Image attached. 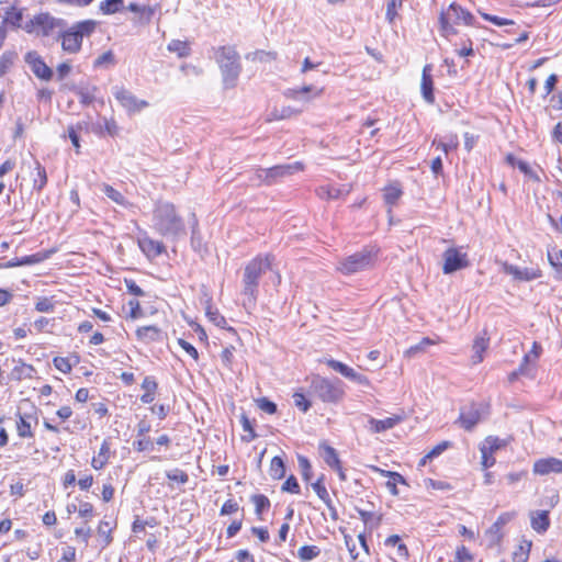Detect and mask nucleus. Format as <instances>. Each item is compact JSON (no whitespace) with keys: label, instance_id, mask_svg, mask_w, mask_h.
<instances>
[{"label":"nucleus","instance_id":"2f4dec72","mask_svg":"<svg viewBox=\"0 0 562 562\" xmlns=\"http://www.w3.org/2000/svg\"><path fill=\"white\" fill-rule=\"evenodd\" d=\"M299 111L294 110L291 106H282L280 109L274 108L267 116V122L284 120L289 119L293 115H296Z\"/></svg>","mask_w":562,"mask_h":562},{"label":"nucleus","instance_id":"72a5a7b5","mask_svg":"<svg viewBox=\"0 0 562 562\" xmlns=\"http://www.w3.org/2000/svg\"><path fill=\"white\" fill-rule=\"evenodd\" d=\"M18 54L14 50H5L0 57V77L4 76L13 66Z\"/></svg>","mask_w":562,"mask_h":562},{"label":"nucleus","instance_id":"09e8293b","mask_svg":"<svg viewBox=\"0 0 562 562\" xmlns=\"http://www.w3.org/2000/svg\"><path fill=\"white\" fill-rule=\"evenodd\" d=\"M111 531H112L111 524L109 521L101 520L98 526V533L101 537H104V547L109 546L112 542Z\"/></svg>","mask_w":562,"mask_h":562},{"label":"nucleus","instance_id":"ddd939ff","mask_svg":"<svg viewBox=\"0 0 562 562\" xmlns=\"http://www.w3.org/2000/svg\"><path fill=\"white\" fill-rule=\"evenodd\" d=\"M34 22L38 26V33L43 36H49L55 29H64L66 26L65 20L57 19L47 12L36 14Z\"/></svg>","mask_w":562,"mask_h":562},{"label":"nucleus","instance_id":"2eb2a0df","mask_svg":"<svg viewBox=\"0 0 562 562\" xmlns=\"http://www.w3.org/2000/svg\"><path fill=\"white\" fill-rule=\"evenodd\" d=\"M370 469L373 472H376V473H379L380 475H382L384 477H389V481L386 482L385 485L389 488L390 493L392 495H394V496L398 495V490L396 487V485L398 483L400 484H407L405 477L402 474H400L398 472L383 470V469H380L379 467H375V465H371Z\"/></svg>","mask_w":562,"mask_h":562},{"label":"nucleus","instance_id":"69168bd1","mask_svg":"<svg viewBox=\"0 0 562 562\" xmlns=\"http://www.w3.org/2000/svg\"><path fill=\"white\" fill-rule=\"evenodd\" d=\"M54 366L57 370L63 373H69L71 371V364L67 358L56 357L54 358Z\"/></svg>","mask_w":562,"mask_h":562},{"label":"nucleus","instance_id":"9b49d317","mask_svg":"<svg viewBox=\"0 0 562 562\" xmlns=\"http://www.w3.org/2000/svg\"><path fill=\"white\" fill-rule=\"evenodd\" d=\"M113 95L128 113H136L148 106L147 101L138 100L130 90L123 87H115Z\"/></svg>","mask_w":562,"mask_h":562},{"label":"nucleus","instance_id":"3c124183","mask_svg":"<svg viewBox=\"0 0 562 562\" xmlns=\"http://www.w3.org/2000/svg\"><path fill=\"white\" fill-rule=\"evenodd\" d=\"M206 316L209 317V319L212 323H214V325H216V326H218L221 328H225L226 319H225V317L222 314H220L218 311H216V310L213 311L211 308V306H209L207 310H206Z\"/></svg>","mask_w":562,"mask_h":562},{"label":"nucleus","instance_id":"37998d69","mask_svg":"<svg viewBox=\"0 0 562 562\" xmlns=\"http://www.w3.org/2000/svg\"><path fill=\"white\" fill-rule=\"evenodd\" d=\"M75 91L79 97L80 103L83 105H89L94 100V92L97 91V87H93L92 90L85 88H76Z\"/></svg>","mask_w":562,"mask_h":562},{"label":"nucleus","instance_id":"423d86ee","mask_svg":"<svg viewBox=\"0 0 562 562\" xmlns=\"http://www.w3.org/2000/svg\"><path fill=\"white\" fill-rule=\"evenodd\" d=\"M310 389L312 395L325 403H337L345 394L341 382L338 379L331 381L319 375L312 379Z\"/></svg>","mask_w":562,"mask_h":562},{"label":"nucleus","instance_id":"f704fd0d","mask_svg":"<svg viewBox=\"0 0 562 562\" xmlns=\"http://www.w3.org/2000/svg\"><path fill=\"white\" fill-rule=\"evenodd\" d=\"M168 50L176 53L178 57L183 58L190 55V47L187 42L180 40H172L168 46Z\"/></svg>","mask_w":562,"mask_h":562},{"label":"nucleus","instance_id":"13d9d810","mask_svg":"<svg viewBox=\"0 0 562 562\" xmlns=\"http://www.w3.org/2000/svg\"><path fill=\"white\" fill-rule=\"evenodd\" d=\"M257 406L261 411H263V412H266V413H268L270 415H272V414H274L277 412V404L271 402L267 397L258 398L257 400Z\"/></svg>","mask_w":562,"mask_h":562},{"label":"nucleus","instance_id":"4be33fe9","mask_svg":"<svg viewBox=\"0 0 562 562\" xmlns=\"http://www.w3.org/2000/svg\"><path fill=\"white\" fill-rule=\"evenodd\" d=\"M402 420L400 416L387 417L385 419H375L370 417L369 424L371 426V430L374 432H382L389 429H392Z\"/></svg>","mask_w":562,"mask_h":562},{"label":"nucleus","instance_id":"bb28decb","mask_svg":"<svg viewBox=\"0 0 562 562\" xmlns=\"http://www.w3.org/2000/svg\"><path fill=\"white\" fill-rule=\"evenodd\" d=\"M191 246L195 251H202L203 243L202 236L199 231V222L194 213L191 214Z\"/></svg>","mask_w":562,"mask_h":562},{"label":"nucleus","instance_id":"6e6d98bb","mask_svg":"<svg viewBox=\"0 0 562 562\" xmlns=\"http://www.w3.org/2000/svg\"><path fill=\"white\" fill-rule=\"evenodd\" d=\"M481 454H482V461L481 464L483 469H488L495 464V458L493 454H490V451L487 450L486 445H482L480 448Z\"/></svg>","mask_w":562,"mask_h":562},{"label":"nucleus","instance_id":"393cba45","mask_svg":"<svg viewBox=\"0 0 562 562\" xmlns=\"http://www.w3.org/2000/svg\"><path fill=\"white\" fill-rule=\"evenodd\" d=\"M319 450L322 451V457L325 461V463L329 468L338 467L340 463V460L338 458V453L336 449H334L331 446L327 445L325 441L319 443Z\"/></svg>","mask_w":562,"mask_h":562},{"label":"nucleus","instance_id":"c85d7f7f","mask_svg":"<svg viewBox=\"0 0 562 562\" xmlns=\"http://www.w3.org/2000/svg\"><path fill=\"white\" fill-rule=\"evenodd\" d=\"M488 347V338L484 336H479L475 338L473 344L474 355L472 356V361L474 364L480 363L483 360V352Z\"/></svg>","mask_w":562,"mask_h":562},{"label":"nucleus","instance_id":"f257e3e1","mask_svg":"<svg viewBox=\"0 0 562 562\" xmlns=\"http://www.w3.org/2000/svg\"><path fill=\"white\" fill-rule=\"evenodd\" d=\"M153 226L157 233L172 240L186 235V227L176 206L169 202H157L153 212Z\"/></svg>","mask_w":562,"mask_h":562},{"label":"nucleus","instance_id":"20e7f679","mask_svg":"<svg viewBox=\"0 0 562 562\" xmlns=\"http://www.w3.org/2000/svg\"><path fill=\"white\" fill-rule=\"evenodd\" d=\"M98 22L94 20H83L61 31L58 38L61 40L63 50L68 54L79 53L83 38L89 37L95 31Z\"/></svg>","mask_w":562,"mask_h":562},{"label":"nucleus","instance_id":"774afa93","mask_svg":"<svg viewBox=\"0 0 562 562\" xmlns=\"http://www.w3.org/2000/svg\"><path fill=\"white\" fill-rule=\"evenodd\" d=\"M140 386L145 392L156 393L158 384L154 376L147 375L144 378Z\"/></svg>","mask_w":562,"mask_h":562},{"label":"nucleus","instance_id":"473e14b6","mask_svg":"<svg viewBox=\"0 0 562 562\" xmlns=\"http://www.w3.org/2000/svg\"><path fill=\"white\" fill-rule=\"evenodd\" d=\"M531 541L524 539L518 549L513 553V561L514 562H527L531 549Z\"/></svg>","mask_w":562,"mask_h":562},{"label":"nucleus","instance_id":"c9c22d12","mask_svg":"<svg viewBox=\"0 0 562 562\" xmlns=\"http://www.w3.org/2000/svg\"><path fill=\"white\" fill-rule=\"evenodd\" d=\"M102 192L116 204L127 205V201L125 200L124 195L110 184L103 183Z\"/></svg>","mask_w":562,"mask_h":562},{"label":"nucleus","instance_id":"c756f323","mask_svg":"<svg viewBox=\"0 0 562 562\" xmlns=\"http://www.w3.org/2000/svg\"><path fill=\"white\" fill-rule=\"evenodd\" d=\"M124 9V0H103L99 4V10L104 15L121 12Z\"/></svg>","mask_w":562,"mask_h":562},{"label":"nucleus","instance_id":"4d7b16f0","mask_svg":"<svg viewBox=\"0 0 562 562\" xmlns=\"http://www.w3.org/2000/svg\"><path fill=\"white\" fill-rule=\"evenodd\" d=\"M458 138L457 136H453L450 138L449 142H438L437 139H434L432 145H437V148L442 149L446 154H448L450 150H454L458 147Z\"/></svg>","mask_w":562,"mask_h":562},{"label":"nucleus","instance_id":"a878e982","mask_svg":"<svg viewBox=\"0 0 562 562\" xmlns=\"http://www.w3.org/2000/svg\"><path fill=\"white\" fill-rule=\"evenodd\" d=\"M23 20V11L21 9H16L15 7H9L4 11L3 23H7L13 27H21V23Z\"/></svg>","mask_w":562,"mask_h":562},{"label":"nucleus","instance_id":"412c9836","mask_svg":"<svg viewBox=\"0 0 562 562\" xmlns=\"http://www.w3.org/2000/svg\"><path fill=\"white\" fill-rule=\"evenodd\" d=\"M36 373L35 368L32 364H27L22 360L12 369L11 379L15 381H21L24 379H33Z\"/></svg>","mask_w":562,"mask_h":562},{"label":"nucleus","instance_id":"ea45409f","mask_svg":"<svg viewBox=\"0 0 562 562\" xmlns=\"http://www.w3.org/2000/svg\"><path fill=\"white\" fill-rule=\"evenodd\" d=\"M312 488L325 504H328L330 496L324 484V475H321L316 482L312 483Z\"/></svg>","mask_w":562,"mask_h":562},{"label":"nucleus","instance_id":"79ce46f5","mask_svg":"<svg viewBox=\"0 0 562 562\" xmlns=\"http://www.w3.org/2000/svg\"><path fill=\"white\" fill-rule=\"evenodd\" d=\"M116 64L115 56L112 50H106L103 54H101L98 58L93 61L94 68H100L104 66H114Z\"/></svg>","mask_w":562,"mask_h":562},{"label":"nucleus","instance_id":"8fccbe9b","mask_svg":"<svg viewBox=\"0 0 562 562\" xmlns=\"http://www.w3.org/2000/svg\"><path fill=\"white\" fill-rule=\"evenodd\" d=\"M480 14H481V16L484 20H486V21H488V22H491V23H493V24H495L497 26L514 25L515 24V22L513 20H508V19L501 18V16H497V15H492V14H488V13H485V12H481V11H480Z\"/></svg>","mask_w":562,"mask_h":562},{"label":"nucleus","instance_id":"b1692460","mask_svg":"<svg viewBox=\"0 0 562 562\" xmlns=\"http://www.w3.org/2000/svg\"><path fill=\"white\" fill-rule=\"evenodd\" d=\"M548 260L554 269V278L562 281V250L553 247L548 250Z\"/></svg>","mask_w":562,"mask_h":562},{"label":"nucleus","instance_id":"aec40b11","mask_svg":"<svg viewBox=\"0 0 562 562\" xmlns=\"http://www.w3.org/2000/svg\"><path fill=\"white\" fill-rule=\"evenodd\" d=\"M550 526L549 512L537 510L531 513V527L535 531L542 533L548 530Z\"/></svg>","mask_w":562,"mask_h":562},{"label":"nucleus","instance_id":"5701e85b","mask_svg":"<svg viewBox=\"0 0 562 562\" xmlns=\"http://www.w3.org/2000/svg\"><path fill=\"white\" fill-rule=\"evenodd\" d=\"M102 122L98 123L93 126V132L100 135H103L104 133L108 134L111 137H114L119 134V126L113 117H102Z\"/></svg>","mask_w":562,"mask_h":562},{"label":"nucleus","instance_id":"39448f33","mask_svg":"<svg viewBox=\"0 0 562 562\" xmlns=\"http://www.w3.org/2000/svg\"><path fill=\"white\" fill-rule=\"evenodd\" d=\"M440 31L443 36L449 37L458 32L454 25L476 26L474 15L457 2H452L447 10L441 11L439 16Z\"/></svg>","mask_w":562,"mask_h":562},{"label":"nucleus","instance_id":"5fc2aeb1","mask_svg":"<svg viewBox=\"0 0 562 562\" xmlns=\"http://www.w3.org/2000/svg\"><path fill=\"white\" fill-rule=\"evenodd\" d=\"M240 423H241L244 431L248 432V436H245L244 440L251 441L252 439H255L256 438V432L254 430L251 422L249 420V418L245 414L241 415Z\"/></svg>","mask_w":562,"mask_h":562},{"label":"nucleus","instance_id":"f03ea898","mask_svg":"<svg viewBox=\"0 0 562 562\" xmlns=\"http://www.w3.org/2000/svg\"><path fill=\"white\" fill-rule=\"evenodd\" d=\"M271 268V257H256L250 260L245 269L243 276V295L247 297V303L255 304L258 296V286L261 276Z\"/></svg>","mask_w":562,"mask_h":562},{"label":"nucleus","instance_id":"a211bd4d","mask_svg":"<svg viewBox=\"0 0 562 562\" xmlns=\"http://www.w3.org/2000/svg\"><path fill=\"white\" fill-rule=\"evenodd\" d=\"M431 65H425L422 75V93L424 99L428 103H432L435 101L434 97V82L431 77Z\"/></svg>","mask_w":562,"mask_h":562},{"label":"nucleus","instance_id":"f8f14e48","mask_svg":"<svg viewBox=\"0 0 562 562\" xmlns=\"http://www.w3.org/2000/svg\"><path fill=\"white\" fill-rule=\"evenodd\" d=\"M24 59L37 78L46 81L53 78L54 72L52 68L46 65L37 52L31 50L26 53Z\"/></svg>","mask_w":562,"mask_h":562},{"label":"nucleus","instance_id":"4c0bfd02","mask_svg":"<svg viewBox=\"0 0 562 562\" xmlns=\"http://www.w3.org/2000/svg\"><path fill=\"white\" fill-rule=\"evenodd\" d=\"M36 176L33 180V188L37 191H41L47 183V175L45 168L36 161Z\"/></svg>","mask_w":562,"mask_h":562},{"label":"nucleus","instance_id":"de8ad7c7","mask_svg":"<svg viewBox=\"0 0 562 562\" xmlns=\"http://www.w3.org/2000/svg\"><path fill=\"white\" fill-rule=\"evenodd\" d=\"M299 467L302 472V477L304 481H310L312 477V465L307 458L303 456L297 457Z\"/></svg>","mask_w":562,"mask_h":562},{"label":"nucleus","instance_id":"4468645a","mask_svg":"<svg viewBox=\"0 0 562 562\" xmlns=\"http://www.w3.org/2000/svg\"><path fill=\"white\" fill-rule=\"evenodd\" d=\"M533 472L539 475L562 473V460L558 458L539 459L533 464Z\"/></svg>","mask_w":562,"mask_h":562},{"label":"nucleus","instance_id":"e2e57ef3","mask_svg":"<svg viewBox=\"0 0 562 562\" xmlns=\"http://www.w3.org/2000/svg\"><path fill=\"white\" fill-rule=\"evenodd\" d=\"M35 310L41 313H49L54 310V303L48 297H42L35 304Z\"/></svg>","mask_w":562,"mask_h":562},{"label":"nucleus","instance_id":"cd10ccee","mask_svg":"<svg viewBox=\"0 0 562 562\" xmlns=\"http://www.w3.org/2000/svg\"><path fill=\"white\" fill-rule=\"evenodd\" d=\"M19 420L16 422L18 434L22 438H32L33 431L31 429V424L27 420L32 418V414L22 415L20 412L18 413Z\"/></svg>","mask_w":562,"mask_h":562},{"label":"nucleus","instance_id":"e433bc0d","mask_svg":"<svg viewBox=\"0 0 562 562\" xmlns=\"http://www.w3.org/2000/svg\"><path fill=\"white\" fill-rule=\"evenodd\" d=\"M251 502L255 505V512L257 516H261V514L270 507L269 498L263 494H255L251 496Z\"/></svg>","mask_w":562,"mask_h":562},{"label":"nucleus","instance_id":"864d4df0","mask_svg":"<svg viewBox=\"0 0 562 562\" xmlns=\"http://www.w3.org/2000/svg\"><path fill=\"white\" fill-rule=\"evenodd\" d=\"M432 341L429 339V338H423L422 341H419L418 344L414 345V346H411L407 350H406V355L408 357H414L416 356L417 353L422 352V351H425L426 347L431 345Z\"/></svg>","mask_w":562,"mask_h":562},{"label":"nucleus","instance_id":"49530a36","mask_svg":"<svg viewBox=\"0 0 562 562\" xmlns=\"http://www.w3.org/2000/svg\"><path fill=\"white\" fill-rule=\"evenodd\" d=\"M166 476L170 481H176L180 484H186L189 481V475L184 471H182L178 468L167 471Z\"/></svg>","mask_w":562,"mask_h":562},{"label":"nucleus","instance_id":"6ab92c4d","mask_svg":"<svg viewBox=\"0 0 562 562\" xmlns=\"http://www.w3.org/2000/svg\"><path fill=\"white\" fill-rule=\"evenodd\" d=\"M138 245L147 257H158L165 251V246L161 241L154 240L149 237L140 238Z\"/></svg>","mask_w":562,"mask_h":562},{"label":"nucleus","instance_id":"f3484780","mask_svg":"<svg viewBox=\"0 0 562 562\" xmlns=\"http://www.w3.org/2000/svg\"><path fill=\"white\" fill-rule=\"evenodd\" d=\"M162 334V330L155 325L143 326L136 330L137 339L145 344L161 341Z\"/></svg>","mask_w":562,"mask_h":562},{"label":"nucleus","instance_id":"6e6552de","mask_svg":"<svg viewBox=\"0 0 562 562\" xmlns=\"http://www.w3.org/2000/svg\"><path fill=\"white\" fill-rule=\"evenodd\" d=\"M303 170V164L295 161L292 164L278 165L268 169H259L256 173V178L266 184H272L277 180L292 176L297 171Z\"/></svg>","mask_w":562,"mask_h":562},{"label":"nucleus","instance_id":"7c9ffc66","mask_svg":"<svg viewBox=\"0 0 562 562\" xmlns=\"http://www.w3.org/2000/svg\"><path fill=\"white\" fill-rule=\"evenodd\" d=\"M270 476L273 480H281L285 475V463L282 458L276 456L272 458L269 469Z\"/></svg>","mask_w":562,"mask_h":562},{"label":"nucleus","instance_id":"338daca9","mask_svg":"<svg viewBox=\"0 0 562 562\" xmlns=\"http://www.w3.org/2000/svg\"><path fill=\"white\" fill-rule=\"evenodd\" d=\"M138 438H139L138 440H135L133 442V447L135 450L142 452V451L153 449L154 446L149 438H146V437H138Z\"/></svg>","mask_w":562,"mask_h":562},{"label":"nucleus","instance_id":"0eeeda50","mask_svg":"<svg viewBox=\"0 0 562 562\" xmlns=\"http://www.w3.org/2000/svg\"><path fill=\"white\" fill-rule=\"evenodd\" d=\"M374 259L373 250L364 248L340 261L338 269L344 274L357 273L373 266Z\"/></svg>","mask_w":562,"mask_h":562},{"label":"nucleus","instance_id":"a19ab883","mask_svg":"<svg viewBox=\"0 0 562 562\" xmlns=\"http://www.w3.org/2000/svg\"><path fill=\"white\" fill-rule=\"evenodd\" d=\"M402 195V190L397 186H389L384 189V201L389 205H394Z\"/></svg>","mask_w":562,"mask_h":562},{"label":"nucleus","instance_id":"c03bdc74","mask_svg":"<svg viewBox=\"0 0 562 562\" xmlns=\"http://www.w3.org/2000/svg\"><path fill=\"white\" fill-rule=\"evenodd\" d=\"M342 376L359 385H369V379L366 375L358 373L355 369L350 367L347 368Z\"/></svg>","mask_w":562,"mask_h":562},{"label":"nucleus","instance_id":"052dcab7","mask_svg":"<svg viewBox=\"0 0 562 562\" xmlns=\"http://www.w3.org/2000/svg\"><path fill=\"white\" fill-rule=\"evenodd\" d=\"M473 559V555L470 553L465 546H461L457 549L454 562H471Z\"/></svg>","mask_w":562,"mask_h":562},{"label":"nucleus","instance_id":"1a4fd4ad","mask_svg":"<svg viewBox=\"0 0 562 562\" xmlns=\"http://www.w3.org/2000/svg\"><path fill=\"white\" fill-rule=\"evenodd\" d=\"M487 406L483 403H471L461 407L459 418L456 423L460 424L467 431H471L486 415Z\"/></svg>","mask_w":562,"mask_h":562},{"label":"nucleus","instance_id":"603ef678","mask_svg":"<svg viewBox=\"0 0 562 562\" xmlns=\"http://www.w3.org/2000/svg\"><path fill=\"white\" fill-rule=\"evenodd\" d=\"M281 490H282V492L299 494L300 485H299L296 477L294 475H290L283 483Z\"/></svg>","mask_w":562,"mask_h":562},{"label":"nucleus","instance_id":"7ed1b4c3","mask_svg":"<svg viewBox=\"0 0 562 562\" xmlns=\"http://www.w3.org/2000/svg\"><path fill=\"white\" fill-rule=\"evenodd\" d=\"M215 59L221 69L224 88H234L241 71L239 54L234 46H221L216 49Z\"/></svg>","mask_w":562,"mask_h":562},{"label":"nucleus","instance_id":"bf43d9fd","mask_svg":"<svg viewBox=\"0 0 562 562\" xmlns=\"http://www.w3.org/2000/svg\"><path fill=\"white\" fill-rule=\"evenodd\" d=\"M44 259H45V256L42 255L41 252H37L34 255L24 256L18 260H19V266H30V265L40 263Z\"/></svg>","mask_w":562,"mask_h":562},{"label":"nucleus","instance_id":"a18cd8bd","mask_svg":"<svg viewBox=\"0 0 562 562\" xmlns=\"http://www.w3.org/2000/svg\"><path fill=\"white\" fill-rule=\"evenodd\" d=\"M404 0H387L386 4V20L392 23L397 15V9L402 8Z\"/></svg>","mask_w":562,"mask_h":562},{"label":"nucleus","instance_id":"9d476101","mask_svg":"<svg viewBox=\"0 0 562 562\" xmlns=\"http://www.w3.org/2000/svg\"><path fill=\"white\" fill-rule=\"evenodd\" d=\"M442 259V271L445 274H451L469 266L468 255L454 247L445 250Z\"/></svg>","mask_w":562,"mask_h":562},{"label":"nucleus","instance_id":"680f3d73","mask_svg":"<svg viewBox=\"0 0 562 562\" xmlns=\"http://www.w3.org/2000/svg\"><path fill=\"white\" fill-rule=\"evenodd\" d=\"M295 406L302 412H307L311 407V402L302 393H294L293 395Z\"/></svg>","mask_w":562,"mask_h":562},{"label":"nucleus","instance_id":"0e129e2a","mask_svg":"<svg viewBox=\"0 0 562 562\" xmlns=\"http://www.w3.org/2000/svg\"><path fill=\"white\" fill-rule=\"evenodd\" d=\"M483 445H486L490 454H493L496 450L504 446V441L498 437L488 436Z\"/></svg>","mask_w":562,"mask_h":562},{"label":"nucleus","instance_id":"dca6fc26","mask_svg":"<svg viewBox=\"0 0 562 562\" xmlns=\"http://www.w3.org/2000/svg\"><path fill=\"white\" fill-rule=\"evenodd\" d=\"M506 273L512 274L516 280L519 281H531L541 277L539 270L524 268L520 269L517 266L506 263L504 267Z\"/></svg>","mask_w":562,"mask_h":562},{"label":"nucleus","instance_id":"58836bf2","mask_svg":"<svg viewBox=\"0 0 562 562\" xmlns=\"http://www.w3.org/2000/svg\"><path fill=\"white\" fill-rule=\"evenodd\" d=\"M319 554L321 549L316 546H303L297 551V555L302 561H311Z\"/></svg>","mask_w":562,"mask_h":562}]
</instances>
